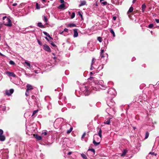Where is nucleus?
Masks as SVG:
<instances>
[{"instance_id":"1","label":"nucleus","mask_w":159,"mask_h":159,"mask_svg":"<svg viewBox=\"0 0 159 159\" xmlns=\"http://www.w3.org/2000/svg\"><path fill=\"white\" fill-rule=\"evenodd\" d=\"M5 19H6V20L7 21V22L5 23V22H3L4 23V25H6L9 27H11L12 24L11 22V20L10 19L8 18H7L6 16H4L3 17L2 19L3 20H5Z\"/></svg>"},{"instance_id":"2","label":"nucleus","mask_w":159,"mask_h":159,"mask_svg":"<svg viewBox=\"0 0 159 159\" xmlns=\"http://www.w3.org/2000/svg\"><path fill=\"white\" fill-rule=\"evenodd\" d=\"M108 93L112 96V97L115 96L116 92L115 90L113 88H111L109 89Z\"/></svg>"},{"instance_id":"3","label":"nucleus","mask_w":159,"mask_h":159,"mask_svg":"<svg viewBox=\"0 0 159 159\" xmlns=\"http://www.w3.org/2000/svg\"><path fill=\"white\" fill-rule=\"evenodd\" d=\"M107 103L108 105L110 107H111L115 104V102H114L112 99H111L109 101H107Z\"/></svg>"},{"instance_id":"4","label":"nucleus","mask_w":159,"mask_h":159,"mask_svg":"<svg viewBox=\"0 0 159 159\" xmlns=\"http://www.w3.org/2000/svg\"><path fill=\"white\" fill-rule=\"evenodd\" d=\"M14 90L13 89H11L9 90H6L5 91L6 95L9 96L11 95V94L13 93Z\"/></svg>"},{"instance_id":"5","label":"nucleus","mask_w":159,"mask_h":159,"mask_svg":"<svg viewBox=\"0 0 159 159\" xmlns=\"http://www.w3.org/2000/svg\"><path fill=\"white\" fill-rule=\"evenodd\" d=\"M43 49L45 51L48 52H51V50L50 47L47 44H45L43 46Z\"/></svg>"},{"instance_id":"6","label":"nucleus","mask_w":159,"mask_h":159,"mask_svg":"<svg viewBox=\"0 0 159 159\" xmlns=\"http://www.w3.org/2000/svg\"><path fill=\"white\" fill-rule=\"evenodd\" d=\"M6 74L9 76H12L14 77H16V75L13 73L10 72L9 71L6 72Z\"/></svg>"},{"instance_id":"7","label":"nucleus","mask_w":159,"mask_h":159,"mask_svg":"<svg viewBox=\"0 0 159 159\" xmlns=\"http://www.w3.org/2000/svg\"><path fill=\"white\" fill-rule=\"evenodd\" d=\"M26 87L27 88L26 89L27 91L33 89L32 86L30 84H28L26 85Z\"/></svg>"},{"instance_id":"8","label":"nucleus","mask_w":159,"mask_h":159,"mask_svg":"<svg viewBox=\"0 0 159 159\" xmlns=\"http://www.w3.org/2000/svg\"><path fill=\"white\" fill-rule=\"evenodd\" d=\"M74 38H75L77 37L78 36V33L77 32V29H75L74 30Z\"/></svg>"},{"instance_id":"9","label":"nucleus","mask_w":159,"mask_h":159,"mask_svg":"<svg viewBox=\"0 0 159 159\" xmlns=\"http://www.w3.org/2000/svg\"><path fill=\"white\" fill-rule=\"evenodd\" d=\"M34 136L35 138L37 140H42V137L39 135H38L37 134H34Z\"/></svg>"},{"instance_id":"10","label":"nucleus","mask_w":159,"mask_h":159,"mask_svg":"<svg viewBox=\"0 0 159 159\" xmlns=\"http://www.w3.org/2000/svg\"><path fill=\"white\" fill-rule=\"evenodd\" d=\"M97 129H99V131L98 132V135L101 138L102 137V131L101 130V129L100 128H99V127L97 128Z\"/></svg>"},{"instance_id":"11","label":"nucleus","mask_w":159,"mask_h":159,"mask_svg":"<svg viewBox=\"0 0 159 159\" xmlns=\"http://www.w3.org/2000/svg\"><path fill=\"white\" fill-rule=\"evenodd\" d=\"M6 110V107L4 105L0 106V111H4Z\"/></svg>"},{"instance_id":"12","label":"nucleus","mask_w":159,"mask_h":159,"mask_svg":"<svg viewBox=\"0 0 159 159\" xmlns=\"http://www.w3.org/2000/svg\"><path fill=\"white\" fill-rule=\"evenodd\" d=\"M81 3L79 5V6L80 7L86 4V2L85 1H80Z\"/></svg>"},{"instance_id":"13","label":"nucleus","mask_w":159,"mask_h":159,"mask_svg":"<svg viewBox=\"0 0 159 159\" xmlns=\"http://www.w3.org/2000/svg\"><path fill=\"white\" fill-rule=\"evenodd\" d=\"M5 137L2 135H0V141H3L5 140Z\"/></svg>"},{"instance_id":"14","label":"nucleus","mask_w":159,"mask_h":159,"mask_svg":"<svg viewBox=\"0 0 159 159\" xmlns=\"http://www.w3.org/2000/svg\"><path fill=\"white\" fill-rule=\"evenodd\" d=\"M94 60H95V59H94V58H93L92 59V63L91 64V68H90V70H93V68H94L93 67V66H92L94 62Z\"/></svg>"},{"instance_id":"15","label":"nucleus","mask_w":159,"mask_h":159,"mask_svg":"<svg viewBox=\"0 0 159 159\" xmlns=\"http://www.w3.org/2000/svg\"><path fill=\"white\" fill-rule=\"evenodd\" d=\"M25 63L28 66H29L30 69L32 68V67L31 66L30 64V63L26 61L25 62Z\"/></svg>"},{"instance_id":"16","label":"nucleus","mask_w":159,"mask_h":159,"mask_svg":"<svg viewBox=\"0 0 159 159\" xmlns=\"http://www.w3.org/2000/svg\"><path fill=\"white\" fill-rule=\"evenodd\" d=\"M43 33H44L45 35L46 36H47L48 37L51 39H52V38L50 36L49 34L47 32H43Z\"/></svg>"},{"instance_id":"17","label":"nucleus","mask_w":159,"mask_h":159,"mask_svg":"<svg viewBox=\"0 0 159 159\" xmlns=\"http://www.w3.org/2000/svg\"><path fill=\"white\" fill-rule=\"evenodd\" d=\"M93 143L94 145L96 146L99 144L100 142H96L95 140L94 139H93Z\"/></svg>"},{"instance_id":"18","label":"nucleus","mask_w":159,"mask_h":159,"mask_svg":"<svg viewBox=\"0 0 159 159\" xmlns=\"http://www.w3.org/2000/svg\"><path fill=\"white\" fill-rule=\"evenodd\" d=\"M146 7V6L145 4H143L142 5V11L143 12H144L145 10V9Z\"/></svg>"},{"instance_id":"19","label":"nucleus","mask_w":159,"mask_h":159,"mask_svg":"<svg viewBox=\"0 0 159 159\" xmlns=\"http://www.w3.org/2000/svg\"><path fill=\"white\" fill-rule=\"evenodd\" d=\"M43 20H44V21L45 22H47L48 21L47 17L46 16H43Z\"/></svg>"},{"instance_id":"20","label":"nucleus","mask_w":159,"mask_h":159,"mask_svg":"<svg viewBox=\"0 0 159 159\" xmlns=\"http://www.w3.org/2000/svg\"><path fill=\"white\" fill-rule=\"evenodd\" d=\"M110 32L111 33L113 34V36L114 37H115V35L114 32V31L112 29H111L110 30Z\"/></svg>"},{"instance_id":"21","label":"nucleus","mask_w":159,"mask_h":159,"mask_svg":"<svg viewBox=\"0 0 159 159\" xmlns=\"http://www.w3.org/2000/svg\"><path fill=\"white\" fill-rule=\"evenodd\" d=\"M38 26L40 27L43 28L44 27V26L42 25V24L41 22H39L38 23Z\"/></svg>"},{"instance_id":"22","label":"nucleus","mask_w":159,"mask_h":159,"mask_svg":"<svg viewBox=\"0 0 159 159\" xmlns=\"http://www.w3.org/2000/svg\"><path fill=\"white\" fill-rule=\"evenodd\" d=\"M133 7H131L129 8L128 12H131L133 10Z\"/></svg>"},{"instance_id":"23","label":"nucleus","mask_w":159,"mask_h":159,"mask_svg":"<svg viewBox=\"0 0 159 159\" xmlns=\"http://www.w3.org/2000/svg\"><path fill=\"white\" fill-rule=\"evenodd\" d=\"M72 129H73V128L72 127H70L69 129L67 130V134L70 133L71 132V131H72Z\"/></svg>"},{"instance_id":"24","label":"nucleus","mask_w":159,"mask_h":159,"mask_svg":"<svg viewBox=\"0 0 159 159\" xmlns=\"http://www.w3.org/2000/svg\"><path fill=\"white\" fill-rule=\"evenodd\" d=\"M81 156L84 159H87V157L86 155L84 154H81Z\"/></svg>"},{"instance_id":"25","label":"nucleus","mask_w":159,"mask_h":159,"mask_svg":"<svg viewBox=\"0 0 159 159\" xmlns=\"http://www.w3.org/2000/svg\"><path fill=\"white\" fill-rule=\"evenodd\" d=\"M127 153V151L126 150H124L122 153L121 155V156H124L125 155L126 153Z\"/></svg>"},{"instance_id":"26","label":"nucleus","mask_w":159,"mask_h":159,"mask_svg":"<svg viewBox=\"0 0 159 159\" xmlns=\"http://www.w3.org/2000/svg\"><path fill=\"white\" fill-rule=\"evenodd\" d=\"M47 134V131H45L44 132H43L42 133V135H46Z\"/></svg>"},{"instance_id":"27","label":"nucleus","mask_w":159,"mask_h":159,"mask_svg":"<svg viewBox=\"0 0 159 159\" xmlns=\"http://www.w3.org/2000/svg\"><path fill=\"white\" fill-rule=\"evenodd\" d=\"M75 16V12H73L71 16V19H73Z\"/></svg>"},{"instance_id":"28","label":"nucleus","mask_w":159,"mask_h":159,"mask_svg":"<svg viewBox=\"0 0 159 159\" xmlns=\"http://www.w3.org/2000/svg\"><path fill=\"white\" fill-rule=\"evenodd\" d=\"M110 123V119H109L106 122H104V124H106L107 125H109Z\"/></svg>"},{"instance_id":"29","label":"nucleus","mask_w":159,"mask_h":159,"mask_svg":"<svg viewBox=\"0 0 159 159\" xmlns=\"http://www.w3.org/2000/svg\"><path fill=\"white\" fill-rule=\"evenodd\" d=\"M65 7V5H64V4H61V5H60L59 8H64Z\"/></svg>"},{"instance_id":"30","label":"nucleus","mask_w":159,"mask_h":159,"mask_svg":"<svg viewBox=\"0 0 159 159\" xmlns=\"http://www.w3.org/2000/svg\"><path fill=\"white\" fill-rule=\"evenodd\" d=\"M97 39H98V40L100 42H102V38L101 37H98Z\"/></svg>"},{"instance_id":"31","label":"nucleus","mask_w":159,"mask_h":159,"mask_svg":"<svg viewBox=\"0 0 159 159\" xmlns=\"http://www.w3.org/2000/svg\"><path fill=\"white\" fill-rule=\"evenodd\" d=\"M149 135V134L148 132H146L145 135V139H147L148 138Z\"/></svg>"},{"instance_id":"32","label":"nucleus","mask_w":159,"mask_h":159,"mask_svg":"<svg viewBox=\"0 0 159 159\" xmlns=\"http://www.w3.org/2000/svg\"><path fill=\"white\" fill-rule=\"evenodd\" d=\"M40 8V6L39 5L38 3H36V8L37 9H39Z\"/></svg>"},{"instance_id":"33","label":"nucleus","mask_w":159,"mask_h":159,"mask_svg":"<svg viewBox=\"0 0 159 159\" xmlns=\"http://www.w3.org/2000/svg\"><path fill=\"white\" fill-rule=\"evenodd\" d=\"M9 63L11 65H14L15 64V62L12 61L11 60L9 61Z\"/></svg>"},{"instance_id":"34","label":"nucleus","mask_w":159,"mask_h":159,"mask_svg":"<svg viewBox=\"0 0 159 159\" xmlns=\"http://www.w3.org/2000/svg\"><path fill=\"white\" fill-rule=\"evenodd\" d=\"M69 26L70 27H75L76 26V25L74 24H70Z\"/></svg>"},{"instance_id":"35","label":"nucleus","mask_w":159,"mask_h":159,"mask_svg":"<svg viewBox=\"0 0 159 159\" xmlns=\"http://www.w3.org/2000/svg\"><path fill=\"white\" fill-rule=\"evenodd\" d=\"M153 26V24H150L148 25V27L150 28H152Z\"/></svg>"},{"instance_id":"36","label":"nucleus","mask_w":159,"mask_h":159,"mask_svg":"<svg viewBox=\"0 0 159 159\" xmlns=\"http://www.w3.org/2000/svg\"><path fill=\"white\" fill-rule=\"evenodd\" d=\"M38 111V110H35V111H34L32 116H33L34 115H35L36 113H37V112Z\"/></svg>"},{"instance_id":"37","label":"nucleus","mask_w":159,"mask_h":159,"mask_svg":"<svg viewBox=\"0 0 159 159\" xmlns=\"http://www.w3.org/2000/svg\"><path fill=\"white\" fill-rule=\"evenodd\" d=\"M68 30L66 28H65L64 30L63 31H62L61 33H60L61 34L63 33V31H65L66 32H67L68 31Z\"/></svg>"},{"instance_id":"38","label":"nucleus","mask_w":159,"mask_h":159,"mask_svg":"<svg viewBox=\"0 0 159 159\" xmlns=\"http://www.w3.org/2000/svg\"><path fill=\"white\" fill-rule=\"evenodd\" d=\"M102 89H104L105 88L107 87V86H105L104 85H101Z\"/></svg>"},{"instance_id":"39","label":"nucleus","mask_w":159,"mask_h":159,"mask_svg":"<svg viewBox=\"0 0 159 159\" xmlns=\"http://www.w3.org/2000/svg\"><path fill=\"white\" fill-rule=\"evenodd\" d=\"M3 134V131L1 129H0V135H2Z\"/></svg>"},{"instance_id":"40","label":"nucleus","mask_w":159,"mask_h":159,"mask_svg":"<svg viewBox=\"0 0 159 159\" xmlns=\"http://www.w3.org/2000/svg\"><path fill=\"white\" fill-rule=\"evenodd\" d=\"M78 14L82 18V17H83V16H82V14H81V12L80 11H79L78 12Z\"/></svg>"},{"instance_id":"41","label":"nucleus","mask_w":159,"mask_h":159,"mask_svg":"<svg viewBox=\"0 0 159 159\" xmlns=\"http://www.w3.org/2000/svg\"><path fill=\"white\" fill-rule=\"evenodd\" d=\"M51 44L54 47H56V45L55 44H54L52 42L51 43Z\"/></svg>"},{"instance_id":"42","label":"nucleus","mask_w":159,"mask_h":159,"mask_svg":"<svg viewBox=\"0 0 159 159\" xmlns=\"http://www.w3.org/2000/svg\"><path fill=\"white\" fill-rule=\"evenodd\" d=\"M89 150L93 152H94L95 151V150L93 148L90 149Z\"/></svg>"},{"instance_id":"43","label":"nucleus","mask_w":159,"mask_h":159,"mask_svg":"<svg viewBox=\"0 0 159 159\" xmlns=\"http://www.w3.org/2000/svg\"><path fill=\"white\" fill-rule=\"evenodd\" d=\"M85 135H86L85 133H84L83 134V135H82V137H81V138L82 139L84 137V136H85Z\"/></svg>"},{"instance_id":"44","label":"nucleus","mask_w":159,"mask_h":159,"mask_svg":"<svg viewBox=\"0 0 159 159\" xmlns=\"http://www.w3.org/2000/svg\"><path fill=\"white\" fill-rule=\"evenodd\" d=\"M102 3L104 5H106L107 4V2H102Z\"/></svg>"},{"instance_id":"45","label":"nucleus","mask_w":159,"mask_h":159,"mask_svg":"<svg viewBox=\"0 0 159 159\" xmlns=\"http://www.w3.org/2000/svg\"><path fill=\"white\" fill-rule=\"evenodd\" d=\"M155 21L157 23H159V19H156Z\"/></svg>"},{"instance_id":"46","label":"nucleus","mask_w":159,"mask_h":159,"mask_svg":"<svg viewBox=\"0 0 159 159\" xmlns=\"http://www.w3.org/2000/svg\"><path fill=\"white\" fill-rule=\"evenodd\" d=\"M104 52V50L103 49L101 50V54H102Z\"/></svg>"},{"instance_id":"47","label":"nucleus","mask_w":159,"mask_h":159,"mask_svg":"<svg viewBox=\"0 0 159 159\" xmlns=\"http://www.w3.org/2000/svg\"><path fill=\"white\" fill-rule=\"evenodd\" d=\"M116 16H113V19L114 20H116Z\"/></svg>"},{"instance_id":"48","label":"nucleus","mask_w":159,"mask_h":159,"mask_svg":"<svg viewBox=\"0 0 159 159\" xmlns=\"http://www.w3.org/2000/svg\"><path fill=\"white\" fill-rule=\"evenodd\" d=\"M149 154L152 155H155V153L154 152H150Z\"/></svg>"},{"instance_id":"49","label":"nucleus","mask_w":159,"mask_h":159,"mask_svg":"<svg viewBox=\"0 0 159 159\" xmlns=\"http://www.w3.org/2000/svg\"><path fill=\"white\" fill-rule=\"evenodd\" d=\"M38 42L39 44L41 45V42L39 40H38Z\"/></svg>"},{"instance_id":"50","label":"nucleus","mask_w":159,"mask_h":159,"mask_svg":"<svg viewBox=\"0 0 159 159\" xmlns=\"http://www.w3.org/2000/svg\"><path fill=\"white\" fill-rule=\"evenodd\" d=\"M72 153V152H69L68 153V154L69 155H70V154H71Z\"/></svg>"},{"instance_id":"51","label":"nucleus","mask_w":159,"mask_h":159,"mask_svg":"<svg viewBox=\"0 0 159 159\" xmlns=\"http://www.w3.org/2000/svg\"><path fill=\"white\" fill-rule=\"evenodd\" d=\"M17 5V3H15L13 4V6H16Z\"/></svg>"},{"instance_id":"52","label":"nucleus","mask_w":159,"mask_h":159,"mask_svg":"<svg viewBox=\"0 0 159 159\" xmlns=\"http://www.w3.org/2000/svg\"><path fill=\"white\" fill-rule=\"evenodd\" d=\"M100 56L101 57H104V56L102 54H101Z\"/></svg>"},{"instance_id":"53","label":"nucleus","mask_w":159,"mask_h":159,"mask_svg":"<svg viewBox=\"0 0 159 159\" xmlns=\"http://www.w3.org/2000/svg\"><path fill=\"white\" fill-rule=\"evenodd\" d=\"M136 0H133V2H132L133 3H135V1H136Z\"/></svg>"},{"instance_id":"54","label":"nucleus","mask_w":159,"mask_h":159,"mask_svg":"<svg viewBox=\"0 0 159 159\" xmlns=\"http://www.w3.org/2000/svg\"><path fill=\"white\" fill-rule=\"evenodd\" d=\"M60 0V1H61V3H63V2H64V0Z\"/></svg>"},{"instance_id":"55","label":"nucleus","mask_w":159,"mask_h":159,"mask_svg":"<svg viewBox=\"0 0 159 159\" xmlns=\"http://www.w3.org/2000/svg\"><path fill=\"white\" fill-rule=\"evenodd\" d=\"M0 55L1 56H4V55L0 52Z\"/></svg>"},{"instance_id":"56","label":"nucleus","mask_w":159,"mask_h":159,"mask_svg":"<svg viewBox=\"0 0 159 159\" xmlns=\"http://www.w3.org/2000/svg\"><path fill=\"white\" fill-rule=\"evenodd\" d=\"M25 95L26 96H27L28 95V94H27V92H25Z\"/></svg>"},{"instance_id":"57","label":"nucleus","mask_w":159,"mask_h":159,"mask_svg":"<svg viewBox=\"0 0 159 159\" xmlns=\"http://www.w3.org/2000/svg\"><path fill=\"white\" fill-rule=\"evenodd\" d=\"M45 39L46 40H47L49 41V40H48V38H47V37H45Z\"/></svg>"},{"instance_id":"58","label":"nucleus","mask_w":159,"mask_h":159,"mask_svg":"<svg viewBox=\"0 0 159 159\" xmlns=\"http://www.w3.org/2000/svg\"><path fill=\"white\" fill-rule=\"evenodd\" d=\"M29 91H27V90H26V92H27V94H29Z\"/></svg>"},{"instance_id":"59","label":"nucleus","mask_w":159,"mask_h":159,"mask_svg":"<svg viewBox=\"0 0 159 159\" xmlns=\"http://www.w3.org/2000/svg\"><path fill=\"white\" fill-rule=\"evenodd\" d=\"M34 71L36 73H37V71L36 70H35Z\"/></svg>"},{"instance_id":"60","label":"nucleus","mask_w":159,"mask_h":159,"mask_svg":"<svg viewBox=\"0 0 159 159\" xmlns=\"http://www.w3.org/2000/svg\"><path fill=\"white\" fill-rule=\"evenodd\" d=\"M133 129H136V128H135V127H133Z\"/></svg>"},{"instance_id":"61","label":"nucleus","mask_w":159,"mask_h":159,"mask_svg":"<svg viewBox=\"0 0 159 159\" xmlns=\"http://www.w3.org/2000/svg\"><path fill=\"white\" fill-rule=\"evenodd\" d=\"M90 74L91 75L92 74H93V73H92V72H91L90 73Z\"/></svg>"},{"instance_id":"62","label":"nucleus","mask_w":159,"mask_h":159,"mask_svg":"<svg viewBox=\"0 0 159 159\" xmlns=\"http://www.w3.org/2000/svg\"><path fill=\"white\" fill-rule=\"evenodd\" d=\"M34 97V96L33 95L32 96V98H33Z\"/></svg>"},{"instance_id":"63","label":"nucleus","mask_w":159,"mask_h":159,"mask_svg":"<svg viewBox=\"0 0 159 159\" xmlns=\"http://www.w3.org/2000/svg\"><path fill=\"white\" fill-rule=\"evenodd\" d=\"M44 2H45V0H42Z\"/></svg>"},{"instance_id":"64","label":"nucleus","mask_w":159,"mask_h":159,"mask_svg":"<svg viewBox=\"0 0 159 159\" xmlns=\"http://www.w3.org/2000/svg\"><path fill=\"white\" fill-rule=\"evenodd\" d=\"M69 14H70V12H69Z\"/></svg>"}]
</instances>
